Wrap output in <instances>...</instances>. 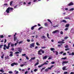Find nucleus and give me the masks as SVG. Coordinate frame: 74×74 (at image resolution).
<instances>
[{"instance_id": "15", "label": "nucleus", "mask_w": 74, "mask_h": 74, "mask_svg": "<svg viewBox=\"0 0 74 74\" xmlns=\"http://www.w3.org/2000/svg\"><path fill=\"white\" fill-rule=\"evenodd\" d=\"M47 58V56H45L43 58V59H46Z\"/></svg>"}, {"instance_id": "17", "label": "nucleus", "mask_w": 74, "mask_h": 74, "mask_svg": "<svg viewBox=\"0 0 74 74\" xmlns=\"http://www.w3.org/2000/svg\"><path fill=\"white\" fill-rule=\"evenodd\" d=\"M47 21H48V22H50L51 24H52V22H51V20H50L49 19H47Z\"/></svg>"}, {"instance_id": "59", "label": "nucleus", "mask_w": 74, "mask_h": 74, "mask_svg": "<svg viewBox=\"0 0 74 74\" xmlns=\"http://www.w3.org/2000/svg\"><path fill=\"white\" fill-rule=\"evenodd\" d=\"M51 64H55V62H52L51 63Z\"/></svg>"}, {"instance_id": "27", "label": "nucleus", "mask_w": 74, "mask_h": 74, "mask_svg": "<svg viewBox=\"0 0 74 74\" xmlns=\"http://www.w3.org/2000/svg\"><path fill=\"white\" fill-rule=\"evenodd\" d=\"M36 44L37 45H38L39 46H40V44L39 43H38V42H36Z\"/></svg>"}, {"instance_id": "9", "label": "nucleus", "mask_w": 74, "mask_h": 74, "mask_svg": "<svg viewBox=\"0 0 74 74\" xmlns=\"http://www.w3.org/2000/svg\"><path fill=\"white\" fill-rule=\"evenodd\" d=\"M10 54L9 55L10 56H13V52L12 51L10 52Z\"/></svg>"}, {"instance_id": "64", "label": "nucleus", "mask_w": 74, "mask_h": 74, "mask_svg": "<svg viewBox=\"0 0 74 74\" xmlns=\"http://www.w3.org/2000/svg\"><path fill=\"white\" fill-rule=\"evenodd\" d=\"M74 74V73L73 72H71L70 73V74Z\"/></svg>"}, {"instance_id": "7", "label": "nucleus", "mask_w": 74, "mask_h": 74, "mask_svg": "<svg viewBox=\"0 0 74 74\" xmlns=\"http://www.w3.org/2000/svg\"><path fill=\"white\" fill-rule=\"evenodd\" d=\"M30 48H33V47H34V43H32L30 45Z\"/></svg>"}, {"instance_id": "35", "label": "nucleus", "mask_w": 74, "mask_h": 74, "mask_svg": "<svg viewBox=\"0 0 74 74\" xmlns=\"http://www.w3.org/2000/svg\"><path fill=\"white\" fill-rule=\"evenodd\" d=\"M4 54H3L2 56H1V58L3 59L4 58Z\"/></svg>"}, {"instance_id": "3", "label": "nucleus", "mask_w": 74, "mask_h": 74, "mask_svg": "<svg viewBox=\"0 0 74 74\" xmlns=\"http://www.w3.org/2000/svg\"><path fill=\"white\" fill-rule=\"evenodd\" d=\"M16 33H15V34H14V41H16V40H17V38L15 37L16 36Z\"/></svg>"}, {"instance_id": "10", "label": "nucleus", "mask_w": 74, "mask_h": 74, "mask_svg": "<svg viewBox=\"0 0 74 74\" xmlns=\"http://www.w3.org/2000/svg\"><path fill=\"white\" fill-rule=\"evenodd\" d=\"M64 19H70V18L69 17L66 16L64 17Z\"/></svg>"}, {"instance_id": "6", "label": "nucleus", "mask_w": 74, "mask_h": 74, "mask_svg": "<svg viewBox=\"0 0 74 74\" xmlns=\"http://www.w3.org/2000/svg\"><path fill=\"white\" fill-rule=\"evenodd\" d=\"M59 30H56L54 31H53L52 32V33L55 34V33H59Z\"/></svg>"}, {"instance_id": "43", "label": "nucleus", "mask_w": 74, "mask_h": 74, "mask_svg": "<svg viewBox=\"0 0 74 74\" xmlns=\"http://www.w3.org/2000/svg\"><path fill=\"white\" fill-rule=\"evenodd\" d=\"M63 53V51H61V52H60V53H59V54H62V53Z\"/></svg>"}, {"instance_id": "31", "label": "nucleus", "mask_w": 74, "mask_h": 74, "mask_svg": "<svg viewBox=\"0 0 74 74\" xmlns=\"http://www.w3.org/2000/svg\"><path fill=\"white\" fill-rule=\"evenodd\" d=\"M69 38L68 37L66 36L64 38V40H66V39H67V38Z\"/></svg>"}, {"instance_id": "47", "label": "nucleus", "mask_w": 74, "mask_h": 74, "mask_svg": "<svg viewBox=\"0 0 74 74\" xmlns=\"http://www.w3.org/2000/svg\"><path fill=\"white\" fill-rule=\"evenodd\" d=\"M3 46V45H0V49L2 48V47Z\"/></svg>"}, {"instance_id": "51", "label": "nucleus", "mask_w": 74, "mask_h": 74, "mask_svg": "<svg viewBox=\"0 0 74 74\" xmlns=\"http://www.w3.org/2000/svg\"><path fill=\"white\" fill-rule=\"evenodd\" d=\"M60 33L61 34H63V31H61L60 32Z\"/></svg>"}, {"instance_id": "63", "label": "nucleus", "mask_w": 74, "mask_h": 74, "mask_svg": "<svg viewBox=\"0 0 74 74\" xmlns=\"http://www.w3.org/2000/svg\"><path fill=\"white\" fill-rule=\"evenodd\" d=\"M27 73H28V72L27 71H26L25 73V74H27Z\"/></svg>"}, {"instance_id": "58", "label": "nucleus", "mask_w": 74, "mask_h": 74, "mask_svg": "<svg viewBox=\"0 0 74 74\" xmlns=\"http://www.w3.org/2000/svg\"><path fill=\"white\" fill-rule=\"evenodd\" d=\"M6 41H7V40H6V39H5V41L4 42V43H6Z\"/></svg>"}, {"instance_id": "50", "label": "nucleus", "mask_w": 74, "mask_h": 74, "mask_svg": "<svg viewBox=\"0 0 74 74\" xmlns=\"http://www.w3.org/2000/svg\"><path fill=\"white\" fill-rule=\"evenodd\" d=\"M68 73V72H64V74H67Z\"/></svg>"}, {"instance_id": "21", "label": "nucleus", "mask_w": 74, "mask_h": 74, "mask_svg": "<svg viewBox=\"0 0 74 74\" xmlns=\"http://www.w3.org/2000/svg\"><path fill=\"white\" fill-rule=\"evenodd\" d=\"M48 23H45V26H48Z\"/></svg>"}, {"instance_id": "18", "label": "nucleus", "mask_w": 74, "mask_h": 74, "mask_svg": "<svg viewBox=\"0 0 74 74\" xmlns=\"http://www.w3.org/2000/svg\"><path fill=\"white\" fill-rule=\"evenodd\" d=\"M50 49L51 51H53L55 50V49L53 48H51Z\"/></svg>"}, {"instance_id": "41", "label": "nucleus", "mask_w": 74, "mask_h": 74, "mask_svg": "<svg viewBox=\"0 0 74 74\" xmlns=\"http://www.w3.org/2000/svg\"><path fill=\"white\" fill-rule=\"evenodd\" d=\"M11 66H14V63L11 64Z\"/></svg>"}, {"instance_id": "2", "label": "nucleus", "mask_w": 74, "mask_h": 74, "mask_svg": "<svg viewBox=\"0 0 74 74\" xmlns=\"http://www.w3.org/2000/svg\"><path fill=\"white\" fill-rule=\"evenodd\" d=\"M41 52L42 53H44V51L42 50V49H40V50L38 51V54H39V55H42V53H40Z\"/></svg>"}, {"instance_id": "4", "label": "nucleus", "mask_w": 74, "mask_h": 74, "mask_svg": "<svg viewBox=\"0 0 74 74\" xmlns=\"http://www.w3.org/2000/svg\"><path fill=\"white\" fill-rule=\"evenodd\" d=\"M69 63V61H63L62 62V64L63 66L64 65V64H66V63Z\"/></svg>"}, {"instance_id": "12", "label": "nucleus", "mask_w": 74, "mask_h": 74, "mask_svg": "<svg viewBox=\"0 0 74 74\" xmlns=\"http://www.w3.org/2000/svg\"><path fill=\"white\" fill-rule=\"evenodd\" d=\"M36 59V57H34L33 58H31V59L29 60V61L30 62H32V60H34V59Z\"/></svg>"}, {"instance_id": "55", "label": "nucleus", "mask_w": 74, "mask_h": 74, "mask_svg": "<svg viewBox=\"0 0 74 74\" xmlns=\"http://www.w3.org/2000/svg\"><path fill=\"white\" fill-rule=\"evenodd\" d=\"M18 5H16V6H14V8H16V7H17Z\"/></svg>"}, {"instance_id": "49", "label": "nucleus", "mask_w": 74, "mask_h": 74, "mask_svg": "<svg viewBox=\"0 0 74 74\" xmlns=\"http://www.w3.org/2000/svg\"><path fill=\"white\" fill-rule=\"evenodd\" d=\"M14 65H18V64L17 63H16L15 62H14Z\"/></svg>"}, {"instance_id": "23", "label": "nucleus", "mask_w": 74, "mask_h": 74, "mask_svg": "<svg viewBox=\"0 0 74 74\" xmlns=\"http://www.w3.org/2000/svg\"><path fill=\"white\" fill-rule=\"evenodd\" d=\"M0 72H1V73H3L4 72V71H3V70L1 69L0 70Z\"/></svg>"}, {"instance_id": "46", "label": "nucleus", "mask_w": 74, "mask_h": 74, "mask_svg": "<svg viewBox=\"0 0 74 74\" xmlns=\"http://www.w3.org/2000/svg\"><path fill=\"white\" fill-rule=\"evenodd\" d=\"M6 49H9V48H10V47H9L8 46H6Z\"/></svg>"}, {"instance_id": "22", "label": "nucleus", "mask_w": 74, "mask_h": 74, "mask_svg": "<svg viewBox=\"0 0 74 74\" xmlns=\"http://www.w3.org/2000/svg\"><path fill=\"white\" fill-rule=\"evenodd\" d=\"M42 28H43V27H40L38 28V30H40V29H42Z\"/></svg>"}, {"instance_id": "61", "label": "nucleus", "mask_w": 74, "mask_h": 74, "mask_svg": "<svg viewBox=\"0 0 74 74\" xmlns=\"http://www.w3.org/2000/svg\"><path fill=\"white\" fill-rule=\"evenodd\" d=\"M38 26H41V24H38Z\"/></svg>"}, {"instance_id": "24", "label": "nucleus", "mask_w": 74, "mask_h": 74, "mask_svg": "<svg viewBox=\"0 0 74 74\" xmlns=\"http://www.w3.org/2000/svg\"><path fill=\"white\" fill-rule=\"evenodd\" d=\"M67 59V58H66V57H64V58H61V59L62 60H65V59Z\"/></svg>"}, {"instance_id": "5", "label": "nucleus", "mask_w": 74, "mask_h": 74, "mask_svg": "<svg viewBox=\"0 0 74 74\" xmlns=\"http://www.w3.org/2000/svg\"><path fill=\"white\" fill-rule=\"evenodd\" d=\"M62 41H59V42H58V44H64V43H65V42H64V40H62Z\"/></svg>"}, {"instance_id": "62", "label": "nucleus", "mask_w": 74, "mask_h": 74, "mask_svg": "<svg viewBox=\"0 0 74 74\" xmlns=\"http://www.w3.org/2000/svg\"><path fill=\"white\" fill-rule=\"evenodd\" d=\"M11 50H12V51H14V48H12L11 49Z\"/></svg>"}, {"instance_id": "19", "label": "nucleus", "mask_w": 74, "mask_h": 74, "mask_svg": "<svg viewBox=\"0 0 74 74\" xmlns=\"http://www.w3.org/2000/svg\"><path fill=\"white\" fill-rule=\"evenodd\" d=\"M38 64H39L38 62H36V63H35V64L34 65V66H37V65H38Z\"/></svg>"}, {"instance_id": "29", "label": "nucleus", "mask_w": 74, "mask_h": 74, "mask_svg": "<svg viewBox=\"0 0 74 74\" xmlns=\"http://www.w3.org/2000/svg\"><path fill=\"white\" fill-rule=\"evenodd\" d=\"M55 52H56V55H58V52L56 51H55Z\"/></svg>"}, {"instance_id": "44", "label": "nucleus", "mask_w": 74, "mask_h": 74, "mask_svg": "<svg viewBox=\"0 0 74 74\" xmlns=\"http://www.w3.org/2000/svg\"><path fill=\"white\" fill-rule=\"evenodd\" d=\"M65 48H69V46H68V45H66V46H65Z\"/></svg>"}, {"instance_id": "38", "label": "nucleus", "mask_w": 74, "mask_h": 74, "mask_svg": "<svg viewBox=\"0 0 74 74\" xmlns=\"http://www.w3.org/2000/svg\"><path fill=\"white\" fill-rule=\"evenodd\" d=\"M0 37L1 38H3V37H4V36H3V35H0Z\"/></svg>"}, {"instance_id": "57", "label": "nucleus", "mask_w": 74, "mask_h": 74, "mask_svg": "<svg viewBox=\"0 0 74 74\" xmlns=\"http://www.w3.org/2000/svg\"><path fill=\"white\" fill-rule=\"evenodd\" d=\"M46 47H42L41 48L42 49H44V48H45Z\"/></svg>"}, {"instance_id": "32", "label": "nucleus", "mask_w": 74, "mask_h": 74, "mask_svg": "<svg viewBox=\"0 0 74 74\" xmlns=\"http://www.w3.org/2000/svg\"><path fill=\"white\" fill-rule=\"evenodd\" d=\"M18 53H19V52L18 51H16V52H15V54H18Z\"/></svg>"}, {"instance_id": "56", "label": "nucleus", "mask_w": 74, "mask_h": 74, "mask_svg": "<svg viewBox=\"0 0 74 74\" xmlns=\"http://www.w3.org/2000/svg\"><path fill=\"white\" fill-rule=\"evenodd\" d=\"M68 29H69V28H66L65 29V31H67V30H68Z\"/></svg>"}, {"instance_id": "45", "label": "nucleus", "mask_w": 74, "mask_h": 74, "mask_svg": "<svg viewBox=\"0 0 74 74\" xmlns=\"http://www.w3.org/2000/svg\"><path fill=\"white\" fill-rule=\"evenodd\" d=\"M26 54L25 53L24 54H22V56H26Z\"/></svg>"}, {"instance_id": "42", "label": "nucleus", "mask_w": 74, "mask_h": 74, "mask_svg": "<svg viewBox=\"0 0 74 74\" xmlns=\"http://www.w3.org/2000/svg\"><path fill=\"white\" fill-rule=\"evenodd\" d=\"M69 49H70V48H67V49H65V50L66 51H68V50H69Z\"/></svg>"}, {"instance_id": "37", "label": "nucleus", "mask_w": 74, "mask_h": 74, "mask_svg": "<svg viewBox=\"0 0 74 74\" xmlns=\"http://www.w3.org/2000/svg\"><path fill=\"white\" fill-rule=\"evenodd\" d=\"M23 42V41H21L18 42L19 44H21V43H22Z\"/></svg>"}, {"instance_id": "16", "label": "nucleus", "mask_w": 74, "mask_h": 74, "mask_svg": "<svg viewBox=\"0 0 74 74\" xmlns=\"http://www.w3.org/2000/svg\"><path fill=\"white\" fill-rule=\"evenodd\" d=\"M66 66H64L63 67L62 69L64 71V70H66Z\"/></svg>"}, {"instance_id": "13", "label": "nucleus", "mask_w": 74, "mask_h": 74, "mask_svg": "<svg viewBox=\"0 0 74 74\" xmlns=\"http://www.w3.org/2000/svg\"><path fill=\"white\" fill-rule=\"evenodd\" d=\"M41 38L42 39H43L44 38H46V37L44 36H42Z\"/></svg>"}, {"instance_id": "33", "label": "nucleus", "mask_w": 74, "mask_h": 74, "mask_svg": "<svg viewBox=\"0 0 74 74\" xmlns=\"http://www.w3.org/2000/svg\"><path fill=\"white\" fill-rule=\"evenodd\" d=\"M38 71V69H35L34 70V71H35V72H36V71Z\"/></svg>"}, {"instance_id": "1", "label": "nucleus", "mask_w": 74, "mask_h": 74, "mask_svg": "<svg viewBox=\"0 0 74 74\" xmlns=\"http://www.w3.org/2000/svg\"><path fill=\"white\" fill-rule=\"evenodd\" d=\"M11 10H13V8L8 7L6 10V12H7V14H8V13H10V11H11Z\"/></svg>"}, {"instance_id": "25", "label": "nucleus", "mask_w": 74, "mask_h": 74, "mask_svg": "<svg viewBox=\"0 0 74 74\" xmlns=\"http://www.w3.org/2000/svg\"><path fill=\"white\" fill-rule=\"evenodd\" d=\"M11 44V42H10L9 43H8V46L9 47H10V44Z\"/></svg>"}, {"instance_id": "54", "label": "nucleus", "mask_w": 74, "mask_h": 74, "mask_svg": "<svg viewBox=\"0 0 74 74\" xmlns=\"http://www.w3.org/2000/svg\"><path fill=\"white\" fill-rule=\"evenodd\" d=\"M11 47H14V44H11Z\"/></svg>"}, {"instance_id": "8", "label": "nucleus", "mask_w": 74, "mask_h": 74, "mask_svg": "<svg viewBox=\"0 0 74 74\" xmlns=\"http://www.w3.org/2000/svg\"><path fill=\"white\" fill-rule=\"evenodd\" d=\"M74 5V3L72 2H71L68 4V6H71V5Z\"/></svg>"}, {"instance_id": "20", "label": "nucleus", "mask_w": 74, "mask_h": 74, "mask_svg": "<svg viewBox=\"0 0 74 74\" xmlns=\"http://www.w3.org/2000/svg\"><path fill=\"white\" fill-rule=\"evenodd\" d=\"M42 66H43V65H42V64L41 65L38 66V68H40V67H42Z\"/></svg>"}, {"instance_id": "60", "label": "nucleus", "mask_w": 74, "mask_h": 74, "mask_svg": "<svg viewBox=\"0 0 74 74\" xmlns=\"http://www.w3.org/2000/svg\"><path fill=\"white\" fill-rule=\"evenodd\" d=\"M27 42H30V40L29 39H27Z\"/></svg>"}, {"instance_id": "34", "label": "nucleus", "mask_w": 74, "mask_h": 74, "mask_svg": "<svg viewBox=\"0 0 74 74\" xmlns=\"http://www.w3.org/2000/svg\"><path fill=\"white\" fill-rule=\"evenodd\" d=\"M45 71L48 72V71H49V70L48 68H47V69H45Z\"/></svg>"}, {"instance_id": "28", "label": "nucleus", "mask_w": 74, "mask_h": 74, "mask_svg": "<svg viewBox=\"0 0 74 74\" xmlns=\"http://www.w3.org/2000/svg\"><path fill=\"white\" fill-rule=\"evenodd\" d=\"M26 64H22L20 65L21 67H23L24 66H25Z\"/></svg>"}, {"instance_id": "39", "label": "nucleus", "mask_w": 74, "mask_h": 74, "mask_svg": "<svg viewBox=\"0 0 74 74\" xmlns=\"http://www.w3.org/2000/svg\"><path fill=\"white\" fill-rule=\"evenodd\" d=\"M58 27V25H56L53 26V27Z\"/></svg>"}, {"instance_id": "14", "label": "nucleus", "mask_w": 74, "mask_h": 74, "mask_svg": "<svg viewBox=\"0 0 74 74\" xmlns=\"http://www.w3.org/2000/svg\"><path fill=\"white\" fill-rule=\"evenodd\" d=\"M69 26H70V24H67L65 26V27H69Z\"/></svg>"}, {"instance_id": "52", "label": "nucleus", "mask_w": 74, "mask_h": 74, "mask_svg": "<svg viewBox=\"0 0 74 74\" xmlns=\"http://www.w3.org/2000/svg\"><path fill=\"white\" fill-rule=\"evenodd\" d=\"M31 42H33V41H34V39H33V38L31 39Z\"/></svg>"}, {"instance_id": "26", "label": "nucleus", "mask_w": 74, "mask_h": 74, "mask_svg": "<svg viewBox=\"0 0 74 74\" xmlns=\"http://www.w3.org/2000/svg\"><path fill=\"white\" fill-rule=\"evenodd\" d=\"M74 10V8H72L71 9L69 10V11H73V10Z\"/></svg>"}, {"instance_id": "11", "label": "nucleus", "mask_w": 74, "mask_h": 74, "mask_svg": "<svg viewBox=\"0 0 74 74\" xmlns=\"http://www.w3.org/2000/svg\"><path fill=\"white\" fill-rule=\"evenodd\" d=\"M61 23H62V22H64V23H67V21L64 20L62 21H61Z\"/></svg>"}, {"instance_id": "53", "label": "nucleus", "mask_w": 74, "mask_h": 74, "mask_svg": "<svg viewBox=\"0 0 74 74\" xmlns=\"http://www.w3.org/2000/svg\"><path fill=\"white\" fill-rule=\"evenodd\" d=\"M9 74H12V72L11 71H10L9 72Z\"/></svg>"}, {"instance_id": "36", "label": "nucleus", "mask_w": 74, "mask_h": 74, "mask_svg": "<svg viewBox=\"0 0 74 74\" xmlns=\"http://www.w3.org/2000/svg\"><path fill=\"white\" fill-rule=\"evenodd\" d=\"M42 64L43 66H44V64H45V65L48 64V63L47 62H45L44 64Z\"/></svg>"}, {"instance_id": "30", "label": "nucleus", "mask_w": 74, "mask_h": 74, "mask_svg": "<svg viewBox=\"0 0 74 74\" xmlns=\"http://www.w3.org/2000/svg\"><path fill=\"white\" fill-rule=\"evenodd\" d=\"M13 1H11L10 3V5H12V2Z\"/></svg>"}, {"instance_id": "48", "label": "nucleus", "mask_w": 74, "mask_h": 74, "mask_svg": "<svg viewBox=\"0 0 74 74\" xmlns=\"http://www.w3.org/2000/svg\"><path fill=\"white\" fill-rule=\"evenodd\" d=\"M34 28L33 26L32 27L31 30H34Z\"/></svg>"}, {"instance_id": "40", "label": "nucleus", "mask_w": 74, "mask_h": 74, "mask_svg": "<svg viewBox=\"0 0 74 74\" xmlns=\"http://www.w3.org/2000/svg\"><path fill=\"white\" fill-rule=\"evenodd\" d=\"M25 57H26V59H27V60H29V58L28 57L26 56H25Z\"/></svg>"}]
</instances>
